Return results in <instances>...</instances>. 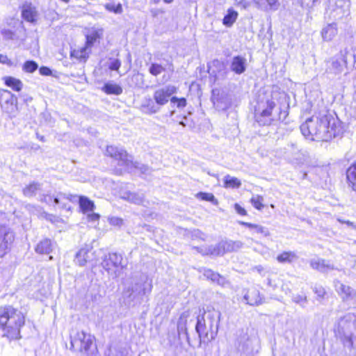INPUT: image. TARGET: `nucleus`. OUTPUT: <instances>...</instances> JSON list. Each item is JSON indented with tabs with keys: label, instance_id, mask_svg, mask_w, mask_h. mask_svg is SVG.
I'll list each match as a JSON object with an SVG mask.
<instances>
[{
	"label": "nucleus",
	"instance_id": "1",
	"mask_svg": "<svg viewBox=\"0 0 356 356\" xmlns=\"http://www.w3.org/2000/svg\"><path fill=\"white\" fill-rule=\"evenodd\" d=\"M301 133L312 140L327 141L342 134L343 128L339 120L327 111L313 115L301 124Z\"/></svg>",
	"mask_w": 356,
	"mask_h": 356
},
{
	"label": "nucleus",
	"instance_id": "2",
	"mask_svg": "<svg viewBox=\"0 0 356 356\" xmlns=\"http://www.w3.org/2000/svg\"><path fill=\"white\" fill-rule=\"evenodd\" d=\"M221 313L213 307H208L197 317L195 330L200 342H209L214 339L218 331Z\"/></svg>",
	"mask_w": 356,
	"mask_h": 356
},
{
	"label": "nucleus",
	"instance_id": "3",
	"mask_svg": "<svg viewBox=\"0 0 356 356\" xmlns=\"http://www.w3.org/2000/svg\"><path fill=\"white\" fill-rule=\"evenodd\" d=\"M24 316L21 311L11 305L0 307V327L4 332L3 336L10 339L20 337V328L24 324Z\"/></svg>",
	"mask_w": 356,
	"mask_h": 356
},
{
	"label": "nucleus",
	"instance_id": "4",
	"mask_svg": "<svg viewBox=\"0 0 356 356\" xmlns=\"http://www.w3.org/2000/svg\"><path fill=\"white\" fill-rule=\"evenodd\" d=\"M335 336L348 348L356 346V315L348 313L341 317L334 327Z\"/></svg>",
	"mask_w": 356,
	"mask_h": 356
},
{
	"label": "nucleus",
	"instance_id": "5",
	"mask_svg": "<svg viewBox=\"0 0 356 356\" xmlns=\"http://www.w3.org/2000/svg\"><path fill=\"white\" fill-rule=\"evenodd\" d=\"M147 280L145 276H140L139 279H133L126 286L123 291V298L128 304L140 302L144 296L150 293L152 285L150 283L147 284Z\"/></svg>",
	"mask_w": 356,
	"mask_h": 356
},
{
	"label": "nucleus",
	"instance_id": "6",
	"mask_svg": "<svg viewBox=\"0 0 356 356\" xmlns=\"http://www.w3.org/2000/svg\"><path fill=\"white\" fill-rule=\"evenodd\" d=\"M95 337L83 331L76 332L71 335V346L74 350L79 351L82 356H89L92 353Z\"/></svg>",
	"mask_w": 356,
	"mask_h": 356
},
{
	"label": "nucleus",
	"instance_id": "7",
	"mask_svg": "<svg viewBox=\"0 0 356 356\" xmlns=\"http://www.w3.org/2000/svg\"><path fill=\"white\" fill-rule=\"evenodd\" d=\"M122 257L117 253L106 254L101 263L102 268L113 277L120 275L121 270L124 268L122 264Z\"/></svg>",
	"mask_w": 356,
	"mask_h": 356
},
{
	"label": "nucleus",
	"instance_id": "8",
	"mask_svg": "<svg viewBox=\"0 0 356 356\" xmlns=\"http://www.w3.org/2000/svg\"><path fill=\"white\" fill-rule=\"evenodd\" d=\"M276 104L273 99H267L265 103L259 104L256 109L257 121L261 125H269L272 121L276 120L273 115V110L275 108Z\"/></svg>",
	"mask_w": 356,
	"mask_h": 356
},
{
	"label": "nucleus",
	"instance_id": "9",
	"mask_svg": "<svg viewBox=\"0 0 356 356\" xmlns=\"http://www.w3.org/2000/svg\"><path fill=\"white\" fill-rule=\"evenodd\" d=\"M0 105L2 111L10 118L16 115L18 111L17 98L9 90H0Z\"/></svg>",
	"mask_w": 356,
	"mask_h": 356
},
{
	"label": "nucleus",
	"instance_id": "10",
	"mask_svg": "<svg viewBox=\"0 0 356 356\" xmlns=\"http://www.w3.org/2000/svg\"><path fill=\"white\" fill-rule=\"evenodd\" d=\"M14 239L13 232L9 227L0 225V258L9 251Z\"/></svg>",
	"mask_w": 356,
	"mask_h": 356
},
{
	"label": "nucleus",
	"instance_id": "11",
	"mask_svg": "<svg viewBox=\"0 0 356 356\" xmlns=\"http://www.w3.org/2000/svg\"><path fill=\"white\" fill-rule=\"evenodd\" d=\"M334 287L343 302L350 305H356V291L355 289L343 284L340 281L334 282Z\"/></svg>",
	"mask_w": 356,
	"mask_h": 356
},
{
	"label": "nucleus",
	"instance_id": "12",
	"mask_svg": "<svg viewBox=\"0 0 356 356\" xmlns=\"http://www.w3.org/2000/svg\"><path fill=\"white\" fill-rule=\"evenodd\" d=\"M243 246V243L241 241H222L216 245V248L213 249L212 253H214L215 256H220L226 252L238 251Z\"/></svg>",
	"mask_w": 356,
	"mask_h": 356
},
{
	"label": "nucleus",
	"instance_id": "13",
	"mask_svg": "<svg viewBox=\"0 0 356 356\" xmlns=\"http://www.w3.org/2000/svg\"><path fill=\"white\" fill-rule=\"evenodd\" d=\"M346 67L341 55L330 58L326 61L325 73L330 76L333 77L339 75Z\"/></svg>",
	"mask_w": 356,
	"mask_h": 356
},
{
	"label": "nucleus",
	"instance_id": "14",
	"mask_svg": "<svg viewBox=\"0 0 356 356\" xmlns=\"http://www.w3.org/2000/svg\"><path fill=\"white\" fill-rule=\"evenodd\" d=\"M106 154L111 157L119 160L123 165L127 166H129V163H132V156L129 155L127 152L122 148H118L113 145L107 146Z\"/></svg>",
	"mask_w": 356,
	"mask_h": 356
},
{
	"label": "nucleus",
	"instance_id": "15",
	"mask_svg": "<svg viewBox=\"0 0 356 356\" xmlns=\"http://www.w3.org/2000/svg\"><path fill=\"white\" fill-rule=\"evenodd\" d=\"M174 86H167L156 90L154 92L153 98L158 104L160 108L167 104L172 97L171 96L175 92Z\"/></svg>",
	"mask_w": 356,
	"mask_h": 356
},
{
	"label": "nucleus",
	"instance_id": "16",
	"mask_svg": "<svg viewBox=\"0 0 356 356\" xmlns=\"http://www.w3.org/2000/svg\"><path fill=\"white\" fill-rule=\"evenodd\" d=\"M310 266L321 273H327L330 270L337 269L329 261L321 258L312 259L309 261Z\"/></svg>",
	"mask_w": 356,
	"mask_h": 356
},
{
	"label": "nucleus",
	"instance_id": "17",
	"mask_svg": "<svg viewBox=\"0 0 356 356\" xmlns=\"http://www.w3.org/2000/svg\"><path fill=\"white\" fill-rule=\"evenodd\" d=\"M120 197L130 203L140 205L145 202V195L141 192L121 191Z\"/></svg>",
	"mask_w": 356,
	"mask_h": 356
},
{
	"label": "nucleus",
	"instance_id": "18",
	"mask_svg": "<svg viewBox=\"0 0 356 356\" xmlns=\"http://www.w3.org/2000/svg\"><path fill=\"white\" fill-rule=\"evenodd\" d=\"M243 300L251 306H257L263 303L259 291L254 287L246 291L243 295Z\"/></svg>",
	"mask_w": 356,
	"mask_h": 356
},
{
	"label": "nucleus",
	"instance_id": "19",
	"mask_svg": "<svg viewBox=\"0 0 356 356\" xmlns=\"http://www.w3.org/2000/svg\"><path fill=\"white\" fill-rule=\"evenodd\" d=\"M230 69L237 74H243L246 70V58L241 56L233 57Z\"/></svg>",
	"mask_w": 356,
	"mask_h": 356
},
{
	"label": "nucleus",
	"instance_id": "20",
	"mask_svg": "<svg viewBox=\"0 0 356 356\" xmlns=\"http://www.w3.org/2000/svg\"><path fill=\"white\" fill-rule=\"evenodd\" d=\"M340 55L346 67L350 66L356 68V48H350L341 51Z\"/></svg>",
	"mask_w": 356,
	"mask_h": 356
},
{
	"label": "nucleus",
	"instance_id": "21",
	"mask_svg": "<svg viewBox=\"0 0 356 356\" xmlns=\"http://www.w3.org/2000/svg\"><path fill=\"white\" fill-rule=\"evenodd\" d=\"M160 106L151 98H145L140 106V110L143 113L152 115L158 113L160 111Z\"/></svg>",
	"mask_w": 356,
	"mask_h": 356
},
{
	"label": "nucleus",
	"instance_id": "22",
	"mask_svg": "<svg viewBox=\"0 0 356 356\" xmlns=\"http://www.w3.org/2000/svg\"><path fill=\"white\" fill-rule=\"evenodd\" d=\"M37 10L35 7L31 3H26L23 6L22 10V16L24 19L29 22H34L37 17Z\"/></svg>",
	"mask_w": 356,
	"mask_h": 356
},
{
	"label": "nucleus",
	"instance_id": "23",
	"mask_svg": "<svg viewBox=\"0 0 356 356\" xmlns=\"http://www.w3.org/2000/svg\"><path fill=\"white\" fill-rule=\"evenodd\" d=\"M191 316V313L189 311L184 312L179 316L178 322H177V332L178 334L181 336V334L186 335V338L188 339V332H187V323L188 319Z\"/></svg>",
	"mask_w": 356,
	"mask_h": 356
},
{
	"label": "nucleus",
	"instance_id": "24",
	"mask_svg": "<svg viewBox=\"0 0 356 356\" xmlns=\"http://www.w3.org/2000/svg\"><path fill=\"white\" fill-rule=\"evenodd\" d=\"M48 198L49 201L54 200L56 204H60L62 208H65L67 207L66 201L74 202L77 200V196L60 193L54 198L51 196H48Z\"/></svg>",
	"mask_w": 356,
	"mask_h": 356
},
{
	"label": "nucleus",
	"instance_id": "25",
	"mask_svg": "<svg viewBox=\"0 0 356 356\" xmlns=\"http://www.w3.org/2000/svg\"><path fill=\"white\" fill-rule=\"evenodd\" d=\"M203 275L207 277V279L211 280L212 282H216L218 285L222 286H225L227 283L225 277L211 269H204Z\"/></svg>",
	"mask_w": 356,
	"mask_h": 356
},
{
	"label": "nucleus",
	"instance_id": "26",
	"mask_svg": "<svg viewBox=\"0 0 356 356\" xmlns=\"http://www.w3.org/2000/svg\"><path fill=\"white\" fill-rule=\"evenodd\" d=\"M91 250L83 248L79 250L76 254L75 261L81 266H84L91 259Z\"/></svg>",
	"mask_w": 356,
	"mask_h": 356
},
{
	"label": "nucleus",
	"instance_id": "27",
	"mask_svg": "<svg viewBox=\"0 0 356 356\" xmlns=\"http://www.w3.org/2000/svg\"><path fill=\"white\" fill-rule=\"evenodd\" d=\"M337 34V24L332 23L327 25L321 31V35L324 40L330 41Z\"/></svg>",
	"mask_w": 356,
	"mask_h": 356
},
{
	"label": "nucleus",
	"instance_id": "28",
	"mask_svg": "<svg viewBox=\"0 0 356 356\" xmlns=\"http://www.w3.org/2000/svg\"><path fill=\"white\" fill-rule=\"evenodd\" d=\"M336 9L334 10V17L341 18L348 14L349 3L343 0H337L336 2Z\"/></svg>",
	"mask_w": 356,
	"mask_h": 356
},
{
	"label": "nucleus",
	"instance_id": "29",
	"mask_svg": "<svg viewBox=\"0 0 356 356\" xmlns=\"http://www.w3.org/2000/svg\"><path fill=\"white\" fill-rule=\"evenodd\" d=\"M296 253L292 251H285L277 255V261L281 264H291L298 259Z\"/></svg>",
	"mask_w": 356,
	"mask_h": 356
},
{
	"label": "nucleus",
	"instance_id": "30",
	"mask_svg": "<svg viewBox=\"0 0 356 356\" xmlns=\"http://www.w3.org/2000/svg\"><path fill=\"white\" fill-rule=\"evenodd\" d=\"M239 223L243 226H245L250 229H254L256 233L260 234L263 235L265 237L269 236L270 235V232L269 229L267 227H265L264 226L257 225V224H252L250 222H239Z\"/></svg>",
	"mask_w": 356,
	"mask_h": 356
},
{
	"label": "nucleus",
	"instance_id": "31",
	"mask_svg": "<svg viewBox=\"0 0 356 356\" xmlns=\"http://www.w3.org/2000/svg\"><path fill=\"white\" fill-rule=\"evenodd\" d=\"M35 252L39 254H49L52 250V243L49 239H44L36 245Z\"/></svg>",
	"mask_w": 356,
	"mask_h": 356
},
{
	"label": "nucleus",
	"instance_id": "32",
	"mask_svg": "<svg viewBox=\"0 0 356 356\" xmlns=\"http://www.w3.org/2000/svg\"><path fill=\"white\" fill-rule=\"evenodd\" d=\"M128 83L131 87L143 88L144 85L143 75L139 72H135L128 78Z\"/></svg>",
	"mask_w": 356,
	"mask_h": 356
},
{
	"label": "nucleus",
	"instance_id": "33",
	"mask_svg": "<svg viewBox=\"0 0 356 356\" xmlns=\"http://www.w3.org/2000/svg\"><path fill=\"white\" fill-rule=\"evenodd\" d=\"M77 199H79L80 208L83 213L93 211L95 204L92 201L85 196H77Z\"/></svg>",
	"mask_w": 356,
	"mask_h": 356
},
{
	"label": "nucleus",
	"instance_id": "34",
	"mask_svg": "<svg viewBox=\"0 0 356 356\" xmlns=\"http://www.w3.org/2000/svg\"><path fill=\"white\" fill-rule=\"evenodd\" d=\"M346 176L349 185L356 192V163L347 170Z\"/></svg>",
	"mask_w": 356,
	"mask_h": 356
},
{
	"label": "nucleus",
	"instance_id": "35",
	"mask_svg": "<svg viewBox=\"0 0 356 356\" xmlns=\"http://www.w3.org/2000/svg\"><path fill=\"white\" fill-rule=\"evenodd\" d=\"M102 90L108 95H119L122 93V88L119 85L112 83H105Z\"/></svg>",
	"mask_w": 356,
	"mask_h": 356
},
{
	"label": "nucleus",
	"instance_id": "36",
	"mask_svg": "<svg viewBox=\"0 0 356 356\" xmlns=\"http://www.w3.org/2000/svg\"><path fill=\"white\" fill-rule=\"evenodd\" d=\"M4 79L6 85L13 90L19 92L22 89L23 83L19 79L12 76L5 77Z\"/></svg>",
	"mask_w": 356,
	"mask_h": 356
},
{
	"label": "nucleus",
	"instance_id": "37",
	"mask_svg": "<svg viewBox=\"0 0 356 356\" xmlns=\"http://www.w3.org/2000/svg\"><path fill=\"white\" fill-rule=\"evenodd\" d=\"M238 17V13L232 8L228 9L227 14L222 19V24L230 27L236 22Z\"/></svg>",
	"mask_w": 356,
	"mask_h": 356
},
{
	"label": "nucleus",
	"instance_id": "38",
	"mask_svg": "<svg viewBox=\"0 0 356 356\" xmlns=\"http://www.w3.org/2000/svg\"><path fill=\"white\" fill-rule=\"evenodd\" d=\"M241 186V181L234 177H231L229 175H227L224 177V187L225 188H238Z\"/></svg>",
	"mask_w": 356,
	"mask_h": 356
},
{
	"label": "nucleus",
	"instance_id": "39",
	"mask_svg": "<svg viewBox=\"0 0 356 356\" xmlns=\"http://www.w3.org/2000/svg\"><path fill=\"white\" fill-rule=\"evenodd\" d=\"M40 189V185L38 183L33 182L23 189V193L25 196L30 197L35 195Z\"/></svg>",
	"mask_w": 356,
	"mask_h": 356
},
{
	"label": "nucleus",
	"instance_id": "40",
	"mask_svg": "<svg viewBox=\"0 0 356 356\" xmlns=\"http://www.w3.org/2000/svg\"><path fill=\"white\" fill-rule=\"evenodd\" d=\"M104 8L109 12H113L115 14H121L123 12L121 3L115 5V3H108L104 5Z\"/></svg>",
	"mask_w": 356,
	"mask_h": 356
},
{
	"label": "nucleus",
	"instance_id": "41",
	"mask_svg": "<svg viewBox=\"0 0 356 356\" xmlns=\"http://www.w3.org/2000/svg\"><path fill=\"white\" fill-rule=\"evenodd\" d=\"M196 197L205 201H209L213 204H218V200L212 193L200 192L196 195Z\"/></svg>",
	"mask_w": 356,
	"mask_h": 356
},
{
	"label": "nucleus",
	"instance_id": "42",
	"mask_svg": "<svg viewBox=\"0 0 356 356\" xmlns=\"http://www.w3.org/2000/svg\"><path fill=\"white\" fill-rule=\"evenodd\" d=\"M102 33H99L97 31H92L89 35L86 36V46L87 47L93 45L95 42L101 37Z\"/></svg>",
	"mask_w": 356,
	"mask_h": 356
},
{
	"label": "nucleus",
	"instance_id": "43",
	"mask_svg": "<svg viewBox=\"0 0 356 356\" xmlns=\"http://www.w3.org/2000/svg\"><path fill=\"white\" fill-rule=\"evenodd\" d=\"M38 67V65L35 61L33 60H28L26 61L22 67V70L28 73L34 72Z\"/></svg>",
	"mask_w": 356,
	"mask_h": 356
},
{
	"label": "nucleus",
	"instance_id": "44",
	"mask_svg": "<svg viewBox=\"0 0 356 356\" xmlns=\"http://www.w3.org/2000/svg\"><path fill=\"white\" fill-rule=\"evenodd\" d=\"M302 8L310 9L318 5L321 2V0H297Z\"/></svg>",
	"mask_w": 356,
	"mask_h": 356
},
{
	"label": "nucleus",
	"instance_id": "45",
	"mask_svg": "<svg viewBox=\"0 0 356 356\" xmlns=\"http://www.w3.org/2000/svg\"><path fill=\"white\" fill-rule=\"evenodd\" d=\"M165 70V67L158 63H152L149 68V72L153 76H158Z\"/></svg>",
	"mask_w": 356,
	"mask_h": 356
},
{
	"label": "nucleus",
	"instance_id": "46",
	"mask_svg": "<svg viewBox=\"0 0 356 356\" xmlns=\"http://www.w3.org/2000/svg\"><path fill=\"white\" fill-rule=\"evenodd\" d=\"M263 201L264 198L261 195L253 196L250 200L253 207L258 210H261L264 207Z\"/></svg>",
	"mask_w": 356,
	"mask_h": 356
},
{
	"label": "nucleus",
	"instance_id": "47",
	"mask_svg": "<svg viewBox=\"0 0 356 356\" xmlns=\"http://www.w3.org/2000/svg\"><path fill=\"white\" fill-rule=\"evenodd\" d=\"M292 301L304 308L307 303V298L306 296L296 294L292 296Z\"/></svg>",
	"mask_w": 356,
	"mask_h": 356
},
{
	"label": "nucleus",
	"instance_id": "48",
	"mask_svg": "<svg viewBox=\"0 0 356 356\" xmlns=\"http://www.w3.org/2000/svg\"><path fill=\"white\" fill-rule=\"evenodd\" d=\"M195 249L197 250V251L200 253H201L203 255H213L215 256L214 253H212V250L213 248H216V245H210L208 247H194Z\"/></svg>",
	"mask_w": 356,
	"mask_h": 356
},
{
	"label": "nucleus",
	"instance_id": "49",
	"mask_svg": "<svg viewBox=\"0 0 356 356\" xmlns=\"http://www.w3.org/2000/svg\"><path fill=\"white\" fill-rule=\"evenodd\" d=\"M121 66V62L119 59H110V62L108 64V68L111 70L118 71Z\"/></svg>",
	"mask_w": 356,
	"mask_h": 356
},
{
	"label": "nucleus",
	"instance_id": "50",
	"mask_svg": "<svg viewBox=\"0 0 356 356\" xmlns=\"http://www.w3.org/2000/svg\"><path fill=\"white\" fill-rule=\"evenodd\" d=\"M171 104H177L178 108L184 107L186 104V100L184 98L178 99L176 97H172L170 99Z\"/></svg>",
	"mask_w": 356,
	"mask_h": 356
},
{
	"label": "nucleus",
	"instance_id": "51",
	"mask_svg": "<svg viewBox=\"0 0 356 356\" xmlns=\"http://www.w3.org/2000/svg\"><path fill=\"white\" fill-rule=\"evenodd\" d=\"M255 4L256 7L258 9L262 10H268V3H266V0H252Z\"/></svg>",
	"mask_w": 356,
	"mask_h": 356
},
{
	"label": "nucleus",
	"instance_id": "52",
	"mask_svg": "<svg viewBox=\"0 0 356 356\" xmlns=\"http://www.w3.org/2000/svg\"><path fill=\"white\" fill-rule=\"evenodd\" d=\"M134 165V168H137V169L140 170L141 171V172H142V173L145 174V173H149V167H148L147 165H146L140 164V163H137V162H136V163H134L133 162H132V163H129V165Z\"/></svg>",
	"mask_w": 356,
	"mask_h": 356
},
{
	"label": "nucleus",
	"instance_id": "53",
	"mask_svg": "<svg viewBox=\"0 0 356 356\" xmlns=\"http://www.w3.org/2000/svg\"><path fill=\"white\" fill-rule=\"evenodd\" d=\"M108 222L113 226L121 227L123 225V220L118 217L108 218Z\"/></svg>",
	"mask_w": 356,
	"mask_h": 356
},
{
	"label": "nucleus",
	"instance_id": "54",
	"mask_svg": "<svg viewBox=\"0 0 356 356\" xmlns=\"http://www.w3.org/2000/svg\"><path fill=\"white\" fill-rule=\"evenodd\" d=\"M314 291L321 298H323L326 293L325 289L322 286H315Z\"/></svg>",
	"mask_w": 356,
	"mask_h": 356
},
{
	"label": "nucleus",
	"instance_id": "55",
	"mask_svg": "<svg viewBox=\"0 0 356 356\" xmlns=\"http://www.w3.org/2000/svg\"><path fill=\"white\" fill-rule=\"evenodd\" d=\"M41 216L42 218H44L47 220L51 221V222H55L58 221L57 220L58 218L56 216H54V215H51V214H49V213H46L44 211H43L41 213Z\"/></svg>",
	"mask_w": 356,
	"mask_h": 356
},
{
	"label": "nucleus",
	"instance_id": "56",
	"mask_svg": "<svg viewBox=\"0 0 356 356\" xmlns=\"http://www.w3.org/2000/svg\"><path fill=\"white\" fill-rule=\"evenodd\" d=\"M266 3H268V10L277 9V0H266Z\"/></svg>",
	"mask_w": 356,
	"mask_h": 356
},
{
	"label": "nucleus",
	"instance_id": "57",
	"mask_svg": "<svg viewBox=\"0 0 356 356\" xmlns=\"http://www.w3.org/2000/svg\"><path fill=\"white\" fill-rule=\"evenodd\" d=\"M2 34L4 36V38H6V39H8V40H15V33L13 31H11L10 30H5L4 31L2 32Z\"/></svg>",
	"mask_w": 356,
	"mask_h": 356
},
{
	"label": "nucleus",
	"instance_id": "58",
	"mask_svg": "<svg viewBox=\"0 0 356 356\" xmlns=\"http://www.w3.org/2000/svg\"><path fill=\"white\" fill-rule=\"evenodd\" d=\"M99 215L95 213H90L87 216L89 222H96L99 219Z\"/></svg>",
	"mask_w": 356,
	"mask_h": 356
},
{
	"label": "nucleus",
	"instance_id": "59",
	"mask_svg": "<svg viewBox=\"0 0 356 356\" xmlns=\"http://www.w3.org/2000/svg\"><path fill=\"white\" fill-rule=\"evenodd\" d=\"M234 208H235L236 211L238 214H240L241 216L247 215V212H246L245 209L244 208L241 207L238 204H235Z\"/></svg>",
	"mask_w": 356,
	"mask_h": 356
},
{
	"label": "nucleus",
	"instance_id": "60",
	"mask_svg": "<svg viewBox=\"0 0 356 356\" xmlns=\"http://www.w3.org/2000/svg\"><path fill=\"white\" fill-rule=\"evenodd\" d=\"M39 71L42 75L49 76L51 74V70L47 67H41Z\"/></svg>",
	"mask_w": 356,
	"mask_h": 356
},
{
	"label": "nucleus",
	"instance_id": "61",
	"mask_svg": "<svg viewBox=\"0 0 356 356\" xmlns=\"http://www.w3.org/2000/svg\"><path fill=\"white\" fill-rule=\"evenodd\" d=\"M238 5L242 7L243 9H246L250 6V1L248 0H239Z\"/></svg>",
	"mask_w": 356,
	"mask_h": 356
},
{
	"label": "nucleus",
	"instance_id": "62",
	"mask_svg": "<svg viewBox=\"0 0 356 356\" xmlns=\"http://www.w3.org/2000/svg\"><path fill=\"white\" fill-rule=\"evenodd\" d=\"M10 60L6 55L0 54V63L3 64H8Z\"/></svg>",
	"mask_w": 356,
	"mask_h": 356
},
{
	"label": "nucleus",
	"instance_id": "63",
	"mask_svg": "<svg viewBox=\"0 0 356 356\" xmlns=\"http://www.w3.org/2000/svg\"><path fill=\"white\" fill-rule=\"evenodd\" d=\"M254 269L259 273L261 274L262 273V271L264 270V268L261 266H257L254 267Z\"/></svg>",
	"mask_w": 356,
	"mask_h": 356
},
{
	"label": "nucleus",
	"instance_id": "64",
	"mask_svg": "<svg viewBox=\"0 0 356 356\" xmlns=\"http://www.w3.org/2000/svg\"><path fill=\"white\" fill-rule=\"evenodd\" d=\"M40 148V145L35 144L31 146V149L34 151H37Z\"/></svg>",
	"mask_w": 356,
	"mask_h": 356
}]
</instances>
